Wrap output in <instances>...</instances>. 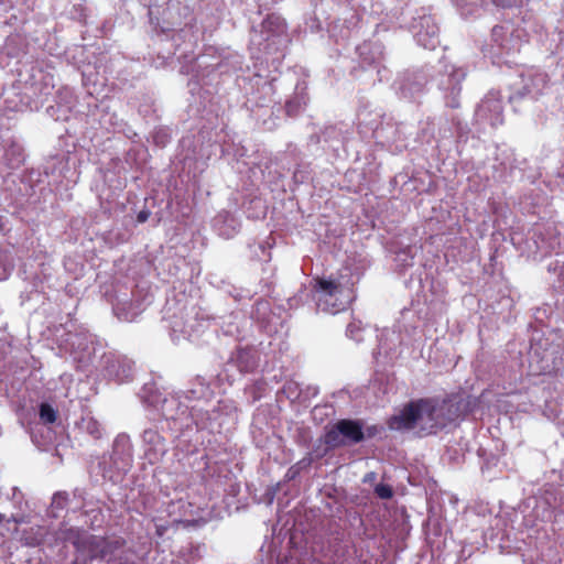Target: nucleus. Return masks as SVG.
Returning <instances> with one entry per match:
<instances>
[{
	"instance_id": "4468645a",
	"label": "nucleus",
	"mask_w": 564,
	"mask_h": 564,
	"mask_svg": "<svg viewBox=\"0 0 564 564\" xmlns=\"http://www.w3.org/2000/svg\"><path fill=\"white\" fill-rule=\"evenodd\" d=\"M149 216H150V213H149V212H147V210H141V212L138 214V216H137V220H138L139 223H145V221L148 220Z\"/></svg>"
},
{
	"instance_id": "f8f14e48",
	"label": "nucleus",
	"mask_w": 564,
	"mask_h": 564,
	"mask_svg": "<svg viewBox=\"0 0 564 564\" xmlns=\"http://www.w3.org/2000/svg\"><path fill=\"white\" fill-rule=\"evenodd\" d=\"M2 260L3 253L0 251V281L7 279L8 276V271Z\"/></svg>"
},
{
	"instance_id": "f257e3e1",
	"label": "nucleus",
	"mask_w": 564,
	"mask_h": 564,
	"mask_svg": "<svg viewBox=\"0 0 564 564\" xmlns=\"http://www.w3.org/2000/svg\"><path fill=\"white\" fill-rule=\"evenodd\" d=\"M313 281L316 303L323 312L336 314L344 311L356 297L351 274L340 272L336 275L317 276Z\"/></svg>"
},
{
	"instance_id": "ddd939ff",
	"label": "nucleus",
	"mask_w": 564,
	"mask_h": 564,
	"mask_svg": "<svg viewBox=\"0 0 564 564\" xmlns=\"http://www.w3.org/2000/svg\"><path fill=\"white\" fill-rule=\"evenodd\" d=\"M169 530V527L166 524H155V534L159 538H162L166 531Z\"/></svg>"
},
{
	"instance_id": "f03ea898",
	"label": "nucleus",
	"mask_w": 564,
	"mask_h": 564,
	"mask_svg": "<svg viewBox=\"0 0 564 564\" xmlns=\"http://www.w3.org/2000/svg\"><path fill=\"white\" fill-rule=\"evenodd\" d=\"M77 552L73 564H88L95 558H104L113 550L112 543L106 538L77 531L72 540Z\"/></svg>"
},
{
	"instance_id": "9b49d317",
	"label": "nucleus",
	"mask_w": 564,
	"mask_h": 564,
	"mask_svg": "<svg viewBox=\"0 0 564 564\" xmlns=\"http://www.w3.org/2000/svg\"><path fill=\"white\" fill-rule=\"evenodd\" d=\"M381 427H379L378 425H370V426H367L366 430L364 431L365 433V438H372L375 436H377L380 432H381Z\"/></svg>"
},
{
	"instance_id": "1a4fd4ad",
	"label": "nucleus",
	"mask_w": 564,
	"mask_h": 564,
	"mask_svg": "<svg viewBox=\"0 0 564 564\" xmlns=\"http://www.w3.org/2000/svg\"><path fill=\"white\" fill-rule=\"evenodd\" d=\"M375 494L380 499H391L393 496L392 487L386 484H379L375 487Z\"/></svg>"
},
{
	"instance_id": "423d86ee",
	"label": "nucleus",
	"mask_w": 564,
	"mask_h": 564,
	"mask_svg": "<svg viewBox=\"0 0 564 564\" xmlns=\"http://www.w3.org/2000/svg\"><path fill=\"white\" fill-rule=\"evenodd\" d=\"M79 429L88 433L95 440L101 438L100 423L94 416H83Z\"/></svg>"
},
{
	"instance_id": "39448f33",
	"label": "nucleus",
	"mask_w": 564,
	"mask_h": 564,
	"mask_svg": "<svg viewBox=\"0 0 564 564\" xmlns=\"http://www.w3.org/2000/svg\"><path fill=\"white\" fill-rule=\"evenodd\" d=\"M421 415V402L420 399L410 401L406 403L399 414L393 415L388 421V426L391 430H412L415 427Z\"/></svg>"
},
{
	"instance_id": "7ed1b4c3",
	"label": "nucleus",
	"mask_w": 564,
	"mask_h": 564,
	"mask_svg": "<svg viewBox=\"0 0 564 564\" xmlns=\"http://www.w3.org/2000/svg\"><path fill=\"white\" fill-rule=\"evenodd\" d=\"M364 440L362 423L350 419L338 420L324 435V443L333 448L348 444H358Z\"/></svg>"
},
{
	"instance_id": "9d476101",
	"label": "nucleus",
	"mask_w": 564,
	"mask_h": 564,
	"mask_svg": "<svg viewBox=\"0 0 564 564\" xmlns=\"http://www.w3.org/2000/svg\"><path fill=\"white\" fill-rule=\"evenodd\" d=\"M485 109L494 110L497 113V121L498 123H502V107L497 101H490L486 102L481 106L480 112H482Z\"/></svg>"
},
{
	"instance_id": "0eeeda50",
	"label": "nucleus",
	"mask_w": 564,
	"mask_h": 564,
	"mask_svg": "<svg viewBox=\"0 0 564 564\" xmlns=\"http://www.w3.org/2000/svg\"><path fill=\"white\" fill-rule=\"evenodd\" d=\"M236 361L239 370L242 372H250L256 367V361L247 349L238 350Z\"/></svg>"
},
{
	"instance_id": "20e7f679",
	"label": "nucleus",
	"mask_w": 564,
	"mask_h": 564,
	"mask_svg": "<svg viewBox=\"0 0 564 564\" xmlns=\"http://www.w3.org/2000/svg\"><path fill=\"white\" fill-rule=\"evenodd\" d=\"M421 415L430 423L431 430L445 427L454 417L449 414L448 402L446 399L422 398Z\"/></svg>"
},
{
	"instance_id": "6e6552de",
	"label": "nucleus",
	"mask_w": 564,
	"mask_h": 564,
	"mask_svg": "<svg viewBox=\"0 0 564 564\" xmlns=\"http://www.w3.org/2000/svg\"><path fill=\"white\" fill-rule=\"evenodd\" d=\"M39 416L42 423L53 424L57 420V411L48 403H41Z\"/></svg>"
}]
</instances>
